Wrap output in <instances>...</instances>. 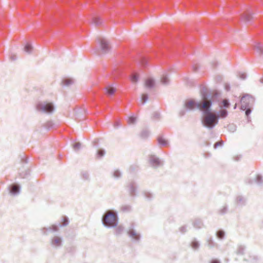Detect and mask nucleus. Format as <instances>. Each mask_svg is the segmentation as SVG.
Returning a JSON list of instances; mask_svg holds the SVG:
<instances>
[{"label":"nucleus","instance_id":"nucleus-1","mask_svg":"<svg viewBox=\"0 0 263 263\" xmlns=\"http://www.w3.org/2000/svg\"><path fill=\"white\" fill-rule=\"evenodd\" d=\"M218 122V117L212 112H206L202 118L203 125L209 128H212Z\"/></svg>","mask_w":263,"mask_h":263},{"label":"nucleus","instance_id":"nucleus-2","mask_svg":"<svg viewBox=\"0 0 263 263\" xmlns=\"http://www.w3.org/2000/svg\"><path fill=\"white\" fill-rule=\"evenodd\" d=\"M103 223L108 227H114L117 224V214L112 211H109L105 215L103 219Z\"/></svg>","mask_w":263,"mask_h":263},{"label":"nucleus","instance_id":"nucleus-3","mask_svg":"<svg viewBox=\"0 0 263 263\" xmlns=\"http://www.w3.org/2000/svg\"><path fill=\"white\" fill-rule=\"evenodd\" d=\"M212 105V102L211 101L207 100L205 97H204L203 100L198 103V108L201 111H203L205 114L206 112H209V110L210 108Z\"/></svg>","mask_w":263,"mask_h":263},{"label":"nucleus","instance_id":"nucleus-4","mask_svg":"<svg viewBox=\"0 0 263 263\" xmlns=\"http://www.w3.org/2000/svg\"><path fill=\"white\" fill-rule=\"evenodd\" d=\"M36 108L39 110L47 112H51L54 109V107L51 103H39L36 105Z\"/></svg>","mask_w":263,"mask_h":263},{"label":"nucleus","instance_id":"nucleus-5","mask_svg":"<svg viewBox=\"0 0 263 263\" xmlns=\"http://www.w3.org/2000/svg\"><path fill=\"white\" fill-rule=\"evenodd\" d=\"M253 102V98L249 95L243 96L240 100L241 109L245 110L249 104Z\"/></svg>","mask_w":263,"mask_h":263},{"label":"nucleus","instance_id":"nucleus-6","mask_svg":"<svg viewBox=\"0 0 263 263\" xmlns=\"http://www.w3.org/2000/svg\"><path fill=\"white\" fill-rule=\"evenodd\" d=\"M198 103L196 102L195 100L192 99L186 100L185 103V108L190 110L198 108Z\"/></svg>","mask_w":263,"mask_h":263},{"label":"nucleus","instance_id":"nucleus-7","mask_svg":"<svg viewBox=\"0 0 263 263\" xmlns=\"http://www.w3.org/2000/svg\"><path fill=\"white\" fill-rule=\"evenodd\" d=\"M100 47L103 52H105L110 49L108 43L104 39H99Z\"/></svg>","mask_w":263,"mask_h":263},{"label":"nucleus","instance_id":"nucleus-8","mask_svg":"<svg viewBox=\"0 0 263 263\" xmlns=\"http://www.w3.org/2000/svg\"><path fill=\"white\" fill-rule=\"evenodd\" d=\"M105 94L108 97H111L115 95L116 89L111 85H108L104 88Z\"/></svg>","mask_w":263,"mask_h":263},{"label":"nucleus","instance_id":"nucleus-9","mask_svg":"<svg viewBox=\"0 0 263 263\" xmlns=\"http://www.w3.org/2000/svg\"><path fill=\"white\" fill-rule=\"evenodd\" d=\"M150 164L154 166H158L161 162L159 159L154 156H151L149 159Z\"/></svg>","mask_w":263,"mask_h":263},{"label":"nucleus","instance_id":"nucleus-10","mask_svg":"<svg viewBox=\"0 0 263 263\" xmlns=\"http://www.w3.org/2000/svg\"><path fill=\"white\" fill-rule=\"evenodd\" d=\"M51 243L52 245L59 247L61 246L62 243V240L60 237L58 236H54L51 240Z\"/></svg>","mask_w":263,"mask_h":263},{"label":"nucleus","instance_id":"nucleus-11","mask_svg":"<svg viewBox=\"0 0 263 263\" xmlns=\"http://www.w3.org/2000/svg\"><path fill=\"white\" fill-rule=\"evenodd\" d=\"M155 85V81L152 78H148L145 80V86L146 88H151Z\"/></svg>","mask_w":263,"mask_h":263},{"label":"nucleus","instance_id":"nucleus-12","mask_svg":"<svg viewBox=\"0 0 263 263\" xmlns=\"http://www.w3.org/2000/svg\"><path fill=\"white\" fill-rule=\"evenodd\" d=\"M138 79H139V75L136 72H133L131 74L130 77V81L133 83L137 82L138 80Z\"/></svg>","mask_w":263,"mask_h":263},{"label":"nucleus","instance_id":"nucleus-13","mask_svg":"<svg viewBox=\"0 0 263 263\" xmlns=\"http://www.w3.org/2000/svg\"><path fill=\"white\" fill-rule=\"evenodd\" d=\"M129 235L131 236L135 239H138L139 238V234H137L133 230H130L128 232Z\"/></svg>","mask_w":263,"mask_h":263},{"label":"nucleus","instance_id":"nucleus-14","mask_svg":"<svg viewBox=\"0 0 263 263\" xmlns=\"http://www.w3.org/2000/svg\"><path fill=\"white\" fill-rule=\"evenodd\" d=\"M229 106H230V103H229L228 100L227 99L223 100L220 104V107H224L228 108L229 107Z\"/></svg>","mask_w":263,"mask_h":263},{"label":"nucleus","instance_id":"nucleus-15","mask_svg":"<svg viewBox=\"0 0 263 263\" xmlns=\"http://www.w3.org/2000/svg\"><path fill=\"white\" fill-rule=\"evenodd\" d=\"M157 140L158 143L162 145L165 146L167 144V141L161 137H159Z\"/></svg>","mask_w":263,"mask_h":263},{"label":"nucleus","instance_id":"nucleus-16","mask_svg":"<svg viewBox=\"0 0 263 263\" xmlns=\"http://www.w3.org/2000/svg\"><path fill=\"white\" fill-rule=\"evenodd\" d=\"M19 191V187L16 185H13L11 187V192L13 194H16Z\"/></svg>","mask_w":263,"mask_h":263},{"label":"nucleus","instance_id":"nucleus-17","mask_svg":"<svg viewBox=\"0 0 263 263\" xmlns=\"http://www.w3.org/2000/svg\"><path fill=\"white\" fill-rule=\"evenodd\" d=\"M228 112L225 109H221L219 111V117L220 118H225L227 116Z\"/></svg>","mask_w":263,"mask_h":263},{"label":"nucleus","instance_id":"nucleus-18","mask_svg":"<svg viewBox=\"0 0 263 263\" xmlns=\"http://www.w3.org/2000/svg\"><path fill=\"white\" fill-rule=\"evenodd\" d=\"M68 223V219L66 217H63L62 218V220L61 222V224L63 226H65L67 225Z\"/></svg>","mask_w":263,"mask_h":263},{"label":"nucleus","instance_id":"nucleus-19","mask_svg":"<svg viewBox=\"0 0 263 263\" xmlns=\"http://www.w3.org/2000/svg\"><path fill=\"white\" fill-rule=\"evenodd\" d=\"M217 237L220 239H222L224 236V233L222 230H219L217 233Z\"/></svg>","mask_w":263,"mask_h":263},{"label":"nucleus","instance_id":"nucleus-20","mask_svg":"<svg viewBox=\"0 0 263 263\" xmlns=\"http://www.w3.org/2000/svg\"><path fill=\"white\" fill-rule=\"evenodd\" d=\"M31 49L32 47L29 44H27L24 47L25 51L27 52H30L31 51Z\"/></svg>","mask_w":263,"mask_h":263},{"label":"nucleus","instance_id":"nucleus-21","mask_svg":"<svg viewBox=\"0 0 263 263\" xmlns=\"http://www.w3.org/2000/svg\"><path fill=\"white\" fill-rule=\"evenodd\" d=\"M63 83L65 85H69L73 83V81L71 79H67L64 80Z\"/></svg>","mask_w":263,"mask_h":263},{"label":"nucleus","instance_id":"nucleus-22","mask_svg":"<svg viewBox=\"0 0 263 263\" xmlns=\"http://www.w3.org/2000/svg\"><path fill=\"white\" fill-rule=\"evenodd\" d=\"M121 210L123 212H127L130 210V206L129 205H123L121 208Z\"/></svg>","mask_w":263,"mask_h":263},{"label":"nucleus","instance_id":"nucleus-23","mask_svg":"<svg viewBox=\"0 0 263 263\" xmlns=\"http://www.w3.org/2000/svg\"><path fill=\"white\" fill-rule=\"evenodd\" d=\"M250 16L248 15V14H247L246 13H243L241 16L242 20L246 21H249L250 19Z\"/></svg>","mask_w":263,"mask_h":263},{"label":"nucleus","instance_id":"nucleus-24","mask_svg":"<svg viewBox=\"0 0 263 263\" xmlns=\"http://www.w3.org/2000/svg\"><path fill=\"white\" fill-rule=\"evenodd\" d=\"M123 230V228L121 226H119L115 229V233L116 234H119L122 232Z\"/></svg>","mask_w":263,"mask_h":263},{"label":"nucleus","instance_id":"nucleus-25","mask_svg":"<svg viewBox=\"0 0 263 263\" xmlns=\"http://www.w3.org/2000/svg\"><path fill=\"white\" fill-rule=\"evenodd\" d=\"M168 82V79L166 76H163L161 79V82L162 84H166Z\"/></svg>","mask_w":263,"mask_h":263},{"label":"nucleus","instance_id":"nucleus-26","mask_svg":"<svg viewBox=\"0 0 263 263\" xmlns=\"http://www.w3.org/2000/svg\"><path fill=\"white\" fill-rule=\"evenodd\" d=\"M136 120V118L135 117H130L128 119V123L129 124L134 123Z\"/></svg>","mask_w":263,"mask_h":263},{"label":"nucleus","instance_id":"nucleus-27","mask_svg":"<svg viewBox=\"0 0 263 263\" xmlns=\"http://www.w3.org/2000/svg\"><path fill=\"white\" fill-rule=\"evenodd\" d=\"M105 154V152L104 150L103 149H99L97 153V156L98 158H100L102 157Z\"/></svg>","mask_w":263,"mask_h":263},{"label":"nucleus","instance_id":"nucleus-28","mask_svg":"<svg viewBox=\"0 0 263 263\" xmlns=\"http://www.w3.org/2000/svg\"><path fill=\"white\" fill-rule=\"evenodd\" d=\"M191 246L193 248L196 249L199 247V243L196 241H194L192 242Z\"/></svg>","mask_w":263,"mask_h":263},{"label":"nucleus","instance_id":"nucleus-29","mask_svg":"<svg viewBox=\"0 0 263 263\" xmlns=\"http://www.w3.org/2000/svg\"><path fill=\"white\" fill-rule=\"evenodd\" d=\"M222 144H223V141H220L217 142L214 144V148H216L218 146H221L222 145Z\"/></svg>","mask_w":263,"mask_h":263},{"label":"nucleus","instance_id":"nucleus-30","mask_svg":"<svg viewBox=\"0 0 263 263\" xmlns=\"http://www.w3.org/2000/svg\"><path fill=\"white\" fill-rule=\"evenodd\" d=\"M147 99H148V97H147V95L143 94L142 96V103H144L146 101Z\"/></svg>","mask_w":263,"mask_h":263},{"label":"nucleus","instance_id":"nucleus-31","mask_svg":"<svg viewBox=\"0 0 263 263\" xmlns=\"http://www.w3.org/2000/svg\"><path fill=\"white\" fill-rule=\"evenodd\" d=\"M81 147V144L79 142L78 143H76L74 145H73V148L74 149L77 150V149H79Z\"/></svg>","mask_w":263,"mask_h":263},{"label":"nucleus","instance_id":"nucleus-32","mask_svg":"<svg viewBox=\"0 0 263 263\" xmlns=\"http://www.w3.org/2000/svg\"><path fill=\"white\" fill-rule=\"evenodd\" d=\"M50 229H51L53 231H57L59 230L58 227L56 225H52L50 227Z\"/></svg>","mask_w":263,"mask_h":263},{"label":"nucleus","instance_id":"nucleus-33","mask_svg":"<svg viewBox=\"0 0 263 263\" xmlns=\"http://www.w3.org/2000/svg\"><path fill=\"white\" fill-rule=\"evenodd\" d=\"M114 175L116 177H119L120 176V173L118 171H116L114 173Z\"/></svg>","mask_w":263,"mask_h":263},{"label":"nucleus","instance_id":"nucleus-34","mask_svg":"<svg viewBox=\"0 0 263 263\" xmlns=\"http://www.w3.org/2000/svg\"><path fill=\"white\" fill-rule=\"evenodd\" d=\"M251 110L250 108H248V107L246 109V115L248 116L249 114L251 113Z\"/></svg>","mask_w":263,"mask_h":263},{"label":"nucleus","instance_id":"nucleus-35","mask_svg":"<svg viewBox=\"0 0 263 263\" xmlns=\"http://www.w3.org/2000/svg\"><path fill=\"white\" fill-rule=\"evenodd\" d=\"M239 76L242 79H245L246 78V74L245 73L240 74Z\"/></svg>","mask_w":263,"mask_h":263},{"label":"nucleus","instance_id":"nucleus-36","mask_svg":"<svg viewBox=\"0 0 263 263\" xmlns=\"http://www.w3.org/2000/svg\"><path fill=\"white\" fill-rule=\"evenodd\" d=\"M211 263H220L219 261L216 259H213L211 261Z\"/></svg>","mask_w":263,"mask_h":263},{"label":"nucleus","instance_id":"nucleus-37","mask_svg":"<svg viewBox=\"0 0 263 263\" xmlns=\"http://www.w3.org/2000/svg\"><path fill=\"white\" fill-rule=\"evenodd\" d=\"M236 105H235L234 108H236Z\"/></svg>","mask_w":263,"mask_h":263}]
</instances>
